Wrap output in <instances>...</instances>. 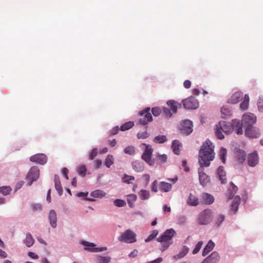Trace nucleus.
Segmentation results:
<instances>
[{
    "label": "nucleus",
    "mask_w": 263,
    "mask_h": 263,
    "mask_svg": "<svg viewBox=\"0 0 263 263\" xmlns=\"http://www.w3.org/2000/svg\"><path fill=\"white\" fill-rule=\"evenodd\" d=\"M78 174L84 177L86 174V168L84 165H81L77 170Z\"/></svg>",
    "instance_id": "49530a36"
},
{
    "label": "nucleus",
    "mask_w": 263,
    "mask_h": 263,
    "mask_svg": "<svg viewBox=\"0 0 263 263\" xmlns=\"http://www.w3.org/2000/svg\"><path fill=\"white\" fill-rule=\"evenodd\" d=\"M152 112L154 116L157 117L160 115V114L162 112V110L160 109V108L156 107L152 108Z\"/></svg>",
    "instance_id": "5fc2aeb1"
},
{
    "label": "nucleus",
    "mask_w": 263,
    "mask_h": 263,
    "mask_svg": "<svg viewBox=\"0 0 263 263\" xmlns=\"http://www.w3.org/2000/svg\"><path fill=\"white\" fill-rule=\"evenodd\" d=\"M258 162L257 153L255 152L249 155L248 164H257Z\"/></svg>",
    "instance_id": "a878e982"
},
{
    "label": "nucleus",
    "mask_w": 263,
    "mask_h": 263,
    "mask_svg": "<svg viewBox=\"0 0 263 263\" xmlns=\"http://www.w3.org/2000/svg\"><path fill=\"white\" fill-rule=\"evenodd\" d=\"M159 184L157 180H155L152 184L151 190L152 192L156 193L158 191Z\"/></svg>",
    "instance_id": "864d4df0"
},
{
    "label": "nucleus",
    "mask_w": 263,
    "mask_h": 263,
    "mask_svg": "<svg viewBox=\"0 0 263 263\" xmlns=\"http://www.w3.org/2000/svg\"><path fill=\"white\" fill-rule=\"evenodd\" d=\"M237 191V187L231 182L230 184V187L229 189V193L230 194L229 198V199H232L235 194L236 193Z\"/></svg>",
    "instance_id": "4c0bfd02"
},
{
    "label": "nucleus",
    "mask_w": 263,
    "mask_h": 263,
    "mask_svg": "<svg viewBox=\"0 0 263 263\" xmlns=\"http://www.w3.org/2000/svg\"><path fill=\"white\" fill-rule=\"evenodd\" d=\"M28 255L31 258L37 259L39 258V256L36 254H35L34 253L32 252H29L28 253Z\"/></svg>",
    "instance_id": "774afa93"
},
{
    "label": "nucleus",
    "mask_w": 263,
    "mask_h": 263,
    "mask_svg": "<svg viewBox=\"0 0 263 263\" xmlns=\"http://www.w3.org/2000/svg\"><path fill=\"white\" fill-rule=\"evenodd\" d=\"M249 100V95L247 94L245 95L242 102L240 104V109L245 110L248 108Z\"/></svg>",
    "instance_id": "473e14b6"
},
{
    "label": "nucleus",
    "mask_w": 263,
    "mask_h": 263,
    "mask_svg": "<svg viewBox=\"0 0 263 263\" xmlns=\"http://www.w3.org/2000/svg\"><path fill=\"white\" fill-rule=\"evenodd\" d=\"M214 246V243L211 240L209 241L202 251V255H206L210 251L213 250Z\"/></svg>",
    "instance_id": "c85d7f7f"
},
{
    "label": "nucleus",
    "mask_w": 263,
    "mask_h": 263,
    "mask_svg": "<svg viewBox=\"0 0 263 263\" xmlns=\"http://www.w3.org/2000/svg\"><path fill=\"white\" fill-rule=\"evenodd\" d=\"M138 253V251L137 249H135L129 253L128 256L130 258H135L137 256Z\"/></svg>",
    "instance_id": "338daca9"
},
{
    "label": "nucleus",
    "mask_w": 263,
    "mask_h": 263,
    "mask_svg": "<svg viewBox=\"0 0 263 263\" xmlns=\"http://www.w3.org/2000/svg\"><path fill=\"white\" fill-rule=\"evenodd\" d=\"M32 209L35 212L39 211L42 209V205L40 204H35L32 205Z\"/></svg>",
    "instance_id": "0e129e2a"
},
{
    "label": "nucleus",
    "mask_w": 263,
    "mask_h": 263,
    "mask_svg": "<svg viewBox=\"0 0 263 263\" xmlns=\"http://www.w3.org/2000/svg\"><path fill=\"white\" fill-rule=\"evenodd\" d=\"M106 193L100 190H97L90 193V196L93 198H101L106 196Z\"/></svg>",
    "instance_id": "c756f323"
},
{
    "label": "nucleus",
    "mask_w": 263,
    "mask_h": 263,
    "mask_svg": "<svg viewBox=\"0 0 263 263\" xmlns=\"http://www.w3.org/2000/svg\"><path fill=\"white\" fill-rule=\"evenodd\" d=\"M219 255L216 252H213L205 258L201 263H217L219 260Z\"/></svg>",
    "instance_id": "f3484780"
},
{
    "label": "nucleus",
    "mask_w": 263,
    "mask_h": 263,
    "mask_svg": "<svg viewBox=\"0 0 263 263\" xmlns=\"http://www.w3.org/2000/svg\"><path fill=\"white\" fill-rule=\"evenodd\" d=\"M243 97L242 92L241 91H236L234 92L227 101L228 103L237 104L240 101L242 100Z\"/></svg>",
    "instance_id": "dca6fc26"
},
{
    "label": "nucleus",
    "mask_w": 263,
    "mask_h": 263,
    "mask_svg": "<svg viewBox=\"0 0 263 263\" xmlns=\"http://www.w3.org/2000/svg\"><path fill=\"white\" fill-rule=\"evenodd\" d=\"M34 240L30 233L26 235V238L24 240V243L27 247H31L34 243Z\"/></svg>",
    "instance_id": "2f4dec72"
},
{
    "label": "nucleus",
    "mask_w": 263,
    "mask_h": 263,
    "mask_svg": "<svg viewBox=\"0 0 263 263\" xmlns=\"http://www.w3.org/2000/svg\"><path fill=\"white\" fill-rule=\"evenodd\" d=\"M214 217L213 212L210 209L201 212L197 218V222L199 224L205 225L210 223Z\"/></svg>",
    "instance_id": "7ed1b4c3"
},
{
    "label": "nucleus",
    "mask_w": 263,
    "mask_h": 263,
    "mask_svg": "<svg viewBox=\"0 0 263 263\" xmlns=\"http://www.w3.org/2000/svg\"><path fill=\"white\" fill-rule=\"evenodd\" d=\"M184 108L188 109H195L199 107V102L194 97H190L183 101Z\"/></svg>",
    "instance_id": "1a4fd4ad"
},
{
    "label": "nucleus",
    "mask_w": 263,
    "mask_h": 263,
    "mask_svg": "<svg viewBox=\"0 0 263 263\" xmlns=\"http://www.w3.org/2000/svg\"><path fill=\"white\" fill-rule=\"evenodd\" d=\"M192 122L190 120H185L181 125L180 130L181 133L186 135L191 134L192 131Z\"/></svg>",
    "instance_id": "4468645a"
},
{
    "label": "nucleus",
    "mask_w": 263,
    "mask_h": 263,
    "mask_svg": "<svg viewBox=\"0 0 263 263\" xmlns=\"http://www.w3.org/2000/svg\"><path fill=\"white\" fill-rule=\"evenodd\" d=\"M188 252V249L187 248H183L182 250L177 255L174 256V258H180L183 257H184Z\"/></svg>",
    "instance_id": "c03bdc74"
},
{
    "label": "nucleus",
    "mask_w": 263,
    "mask_h": 263,
    "mask_svg": "<svg viewBox=\"0 0 263 263\" xmlns=\"http://www.w3.org/2000/svg\"><path fill=\"white\" fill-rule=\"evenodd\" d=\"M233 130H235L237 134H242V123L239 120H233L232 123L221 121L216 125V135L219 139H222L224 138L222 132L228 135Z\"/></svg>",
    "instance_id": "f257e3e1"
},
{
    "label": "nucleus",
    "mask_w": 263,
    "mask_h": 263,
    "mask_svg": "<svg viewBox=\"0 0 263 263\" xmlns=\"http://www.w3.org/2000/svg\"><path fill=\"white\" fill-rule=\"evenodd\" d=\"M152 150L146 148L142 156V158L147 163H149L151 160Z\"/></svg>",
    "instance_id": "cd10ccee"
},
{
    "label": "nucleus",
    "mask_w": 263,
    "mask_h": 263,
    "mask_svg": "<svg viewBox=\"0 0 263 263\" xmlns=\"http://www.w3.org/2000/svg\"><path fill=\"white\" fill-rule=\"evenodd\" d=\"M222 118H225L231 115V110L230 108L227 106H222L221 108Z\"/></svg>",
    "instance_id": "c9c22d12"
},
{
    "label": "nucleus",
    "mask_w": 263,
    "mask_h": 263,
    "mask_svg": "<svg viewBox=\"0 0 263 263\" xmlns=\"http://www.w3.org/2000/svg\"><path fill=\"white\" fill-rule=\"evenodd\" d=\"M136 234L130 230H127L123 233L118 238L121 242L133 243L136 241Z\"/></svg>",
    "instance_id": "20e7f679"
},
{
    "label": "nucleus",
    "mask_w": 263,
    "mask_h": 263,
    "mask_svg": "<svg viewBox=\"0 0 263 263\" xmlns=\"http://www.w3.org/2000/svg\"><path fill=\"white\" fill-rule=\"evenodd\" d=\"M134 179V177L127 175H125L123 178V181L128 184L132 183Z\"/></svg>",
    "instance_id": "09e8293b"
},
{
    "label": "nucleus",
    "mask_w": 263,
    "mask_h": 263,
    "mask_svg": "<svg viewBox=\"0 0 263 263\" xmlns=\"http://www.w3.org/2000/svg\"><path fill=\"white\" fill-rule=\"evenodd\" d=\"M172 185L166 182L161 181L159 183V189L162 192H168L172 190Z\"/></svg>",
    "instance_id": "4be33fe9"
},
{
    "label": "nucleus",
    "mask_w": 263,
    "mask_h": 263,
    "mask_svg": "<svg viewBox=\"0 0 263 263\" xmlns=\"http://www.w3.org/2000/svg\"><path fill=\"white\" fill-rule=\"evenodd\" d=\"M98 151L97 148H93L89 154V159H93L98 155Z\"/></svg>",
    "instance_id": "603ef678"
},
{
    "label": "nucleus",
    "mask_w": 263,
    "mask_h": 263,
    "mask_svg": "<svg viewBox=\"0 0 263 263\" xmlns=\"http://www.w3.org/2000/svg\"><path fill=\"white\" fill-rule=\"evenodd\" d=\"M47 157L44 154H37L30 158L31 162L33 163H36L40 164H45L47 162Z\"/></svg>",
    "instance_id": "9b49d317"
},
{
    "label": "nucleus",
    "mask_w": 263,
    "mask_h": 263,
    "mask_svg": "<svg viewBox=\"0 0 263 263\" xmlns=\"http://www.w3.org/2000/svg\"><path fill=\"white\" fill-rule=\"evenodd\" d=\"M215 146L209 139L205 140L201 145L199 152H210L214 153Z\"/></svg>",
    "instance_id": "2eb2a0df"
},
{
    "label": "nucleus",
    "mask_w": 263,
    "mask_h": 263,
    "mask_svg": "<svg viewBox=\"0 0 263 263\" xmlns=\"http://www.w3.org/2000/svg\"><path fill=\"white\" fill-rule=\"evenodd\" d=\"M217 174L221 183H226L227 182L226 173L223 166H220L218 167L217 171Z\"/></svg>",
    "instance_id": "aec40b11"
},
{
    "label": "nucleus",
    "mask_w": 263,
    "mask_h": 263,
    "mask_svg": "<svg viewBox=\"0 0 263 263\" xmlns=\"http://www.w3.org/2000/svg\"><path fill=\"white\" fill-rule=\"evenodd\" d=\"M134 125V123L132 121H129L123 124L120 127V130L122 131H125L129 129Z\"/></svg>",
    "instance_id": "ea45409f"
},
{
    "label": "nucleus",
    "mask_w": 263,
    "mask_h": 263,
    "mask_svg": "<svg viewBox=\"0 0 263 263\" xmlns=\"http://www.w3.org/2000/svg\"><path fill=\"white\" fill-rule=\"evenodd\" d=\"M203 242L202 241H199L195 246V248L193 250V254H197L199 250H200L201 248L202 247V246L203 245Z\"/></svg>",
    "instance_id": "8fccbe9b"
},
{
    "label": "nucleus",
    "mask_w": 263,
    "mask_h": 263,
    "mask_svg": "<svg viewBox=\"0 0 263 263\" xmlns=\"http://www.w3.org/2000/svg\"><path fill=\"white\" fill-rule=\"evenodd\" d=\"M201 200L206 204H211L215 200L214 197L210 194L203 193L202 194Z\"/></svg>",
    "instance_id": "6ab92c4d"
},
{
    "label": "nucleus",
    "mask_w": 263,
    "mask_h": 263,
    "mask_svg": "<svg viewBox=\"0 0 263 263\" xmlns=\"http://www.w3.org/2000/svg\"><path fill=\"white\" fill-rule=\"evenodd\" d=\"M114 160V157L112 155H108L105 159L104 164H112Z\"/></svg>",
    "instance_id": "4d7b16f0"
},
{
    "label": "nucleus",
    "mask_w": 263,
    "mask_h": 263,
    "mask_svg": "<svg viewBox=\"0 0 263 263\" xmlns=\"http://www.w3.org/2000/svg\"><path fill=\"white\" fill-rule=\"evenodd\" d=\"M54 182L55 189L58 192L60 195H61L63 193V188L61 185L60 177L58 175H54Z\"/></svg>",
    "instance_id": "b1692460"
},
{
    "label": "nucleus",
    "mask_w": 263,
    "mask_h": 263,
    "mask_svg": "<svg viewBox=\"0 0 263 263\" xmlns=\"http://www.w3.org/2000/svg\"><path fill=\"white\" fill-rule=\"evenodd\" d=\"M158 159L161 163H165L166 162L167 157L166 155L163 154L161 155H159L158 156Z\"/></svg>",
    "instance_id": "052dcab7"
},
{
    "label": "nucleus",
    "mask_w": 263,
    "mask_h": 263,
    "mask_svg": "<svg viewBox=\"0 0 263 263\" xmlns=\"http://www.w3.org/2000/svg\"><path fill=\"white\" fill-rule=\"evenodd\" d=\"M158 234V231L157 230H154L149 236L145 239V241L147 242H149L154 239Z\"/></svg>",
    "instance_id": "37998d69"
},
{
    "label": "nucleus",
    "mask_w": 263,
    "mask_h": 263,
    "mask_svg": "<svg viewBox=\"0 0 263 263\" xmlns=\"http://www.w3.org/2000/svg\"><path fill=\"white\" fill-rule=\"evenodd\" d=\"M187 203L192 206H196L199 204V200L195 195L190 194Z\"/></svg>",
    "instance_id": "7c9ffc66"
},
{
    "label": "nucleus",
    "mask_w": 263,
    "mask_h": 263,
    "mask_svg": "<svg viewBox=\"0 0 263 263\" xmlns=\"http://www.w3.org/2000/svg\"><path fill=\"white\" fill-rule=\"evenodd\" d=\"M114 203L118 207H123L126 205V202L122 199H116L114 201Z\"/></svg>",
    "instance_id": "de8ad7c7"
},
{
    "label": "nucleus",
    "mask_w": 263,
    "mask_h": 263,
    "mask_svg": "<svg viewBox=\"0 0 263 263\" xmlns=\"http://www.w3.org/2000/svg\"><path fill=\"white\" fill-rule=\"evenodd\" d=\"M120 129V128L119 127V126H115L110 130L109 134L110 135H116L117 134H118Z\"/></svg>",
    "instance_id": "680f3d73"
},
{
    "label": "nucleus",
    "mask_w": 263,
    "mask_h": 263,
    "mask_svg": "<svg viewBox=\"0 0 263 263\" xmlns=\"http://www.w3.org/2000/svg\"><path fill=\"white\" fill-rule=\"evenodd\" d=\"M167 105L170 107L173 114H176L177 109L181 107V104L174 100H170L167 102Z\"/></svg>",
    "instance_id": "412c9836"
},
{
    "label": "nucleus",
    "mask_w": 263,
    "mask_h": 263,
    "mask_svg": "<svg viewBox=\"0 0 263 263\" xmlns=\"http://www.w3.org/2000/svg\"><path fill=\"white\" fill-rule=\"evenodd\" d=\"M246 153L244 151L239 149L236 153V157L239 163H243L246 159Z\"/></svg>",
    "instance_id": "f704fd0d"
},
{
    "label": "nucleus",
    "mask_w": 263,
    "mask_h": 263,
    "mask_svg": "<svg viewBox=\"0 0 263 263\" xmlns=\"http://www.w3.org/2000/svg\"><path fill=\"white\" fill-rule=\"evenodd\" d=\"M88 195V192H79L77 194V196L78 197H84L86 198V200L89 201H94L95 199L93 198H86Z\"/></svg>",
    "instance_id": "a18cd8bd"
},
{
    "label": "nucleus",
    "mask_w": 263,
    "mask_h": 263,
    "mask_svg": "<svg viewBox=\"0 0 263 263\" xmlns=\"http://www.w3.org/2000/svg\"><path fill=\"white\" fill-rule=\"evenodd\" d=\"M182 147V144L179 141L175 140L173 141L172 144V148L173 152L176 155H179L180 153V148Z\"/></svg>",
    "instance_id": "5701e85b"
},
{
    "label": "nucleus",
    "mask_w": 263,
    "mask_h": 263,
    "mask_svg": "<svg viewBox=\"0 0 263 263\" xmlns=\"http://www.w3.org/2000/svg\"><path fill=\"white\" fill-rule=\"evenodd\" d=\"M48 219L50 224L52 228H55L57 227V214L53 210H50L49 213Z\"/></svg>",
    "instance_id": "a211bd4d"
},
{
    "label": "nucleus",
    "mask_w": 263,
    "mask_h": 263,
    "mask_svg": "<svg viewBox=\"0 0 263 263\" xmlns=\"http://www.w3.org/2000/svg\"><path fill=\"white\" fill-rule=\"evenodd\" d=\"M137 197L135 194H130L128 196L127 202L130 208L133 207L134 202L137 200Z\"/></svg>",
    "instance_id": "58836bf2"
},
{
    "label": "nucleus",
    "mask_w": 263,
    "mask_h": 263,
    "mask_svg": "<svg viewBox=\"0 0 263 263\" xmlns=\"http://www.w3.org/2000/svg\"><path fill=\"white\" fill-rule=\"evenodd\" d=\"M39 170L36 166L32 167L29 171L27 176V185L30 186L33 182L36 181L39 177Z\"/></svg>",
    "instance_id": "423d86ee"
},
{
    "label": "nucleus",
    "mask_w": 263,
    "mask_h": 263,
    "mask_svg": "<svg viewBox=\"0 0 263 263\" xmlns=\"http://www.w3.org/2000/svg\"><path fill=\"white\" fill-rule=\"evenodd\" d=\"M203 165H201L198 169L199 178L200 184L204 187L209 184L210 182V178L209 176L203 172Z\"/></svg>",
    "instance_id": "9d476101"
},
{
    "label": "nucleus",
    "mask_w": 263,
    "mask_h": 263,
    "mask_svg": "<svg viewBox=\"0 0 263 263\" xmlns=\"http://www.w3.org/2000/svg\"><path fill=\"white\" fill-rule=\"evenodd\" d=\"M68 170L66 167H63L61 170V172L63 175V176L66 178V179H68Z\"/></svg>",
    "instance_id": "e2e57ef3"
},
{
    "label": "nucleus",
    "mask_w": 263,
    "mask_h": 263,
    "mask_svg": "<svg viewBox=\"0 0 263 263\" xmlns=\"http://www.w3.org/2000/svg\"><path fill=\"white\" fill-rule=\"evenodd\" d=\"M224 216L222 215H220L217 218V223L218 225H220L224 220Z\"/></svg>",
    "instance_id": "69168bd1"
},
{
    "label": "nucleus",
    "mask_w": 263,
    "mask_h": 263,
    "mask_svg": "<svg viewBox=\"0 0 263 263\" xmlns=\"http://www.w3.org/2000/svg\"><path fill=\"white\" fill-rule=\"evenodd\" d=\"M149 136V134L146 131L139 132L137 134V137L138 139H145L147 138Z\"/></svg>",
    "instance_id": "6e6d98bb"
},
{
    "label": "nucleus",
    "mask_w": 263,
    "mask_h": 263,
    "mask_svg": "<svg viewBox=\"0 0 263 263\" xmlns=\"http://www.w3.org/2000/svg\"><path fill=\"white\" fill-rule=\"evenodd\" d=\"M125 153L129 155H133L135 153V147L133 146H128L124 150Z\"/></svg>",
    "instance_id": "3c124183"
},
{
    "label": "nucleus",
    "mask_w": 263,
    "mask_h": 263,
    "mask_svg": "<svg viewBox=\"0 0 263 263\" xmlns=\"http://www.w3.org/2000/svg\"><path fill=\"white\" fill-rule=\"evenodd\" d=\"M227 156V150L223 147H221L218 154V158L220 160L221 163H226Z\"/></svg>",
    "instance_id": "393cba45"
},
{
    "label": "nucleus",
    "mask_w": 263,
    "mask_h": 263,
    "mask_svg": "<svg viewBox=\"0 0 263 263\" xmlns=\"http://www.w3.org/2000/svg\"><path fill=\"white\" fill-rule=\"evenodd\" d=\"M240 201V198L239 196H236L234 199L233 203L231 204V210L235 213L237 211L238 207Z\"/></svg>",
    "instance_id": "72a5a7b5"
},
{
    "label": "nucleus",
    "mask_w": 263,
    "mask_h": 263,
    "mask_svg": "<svg viewBox=\"0 0 263 263\" xmlns=\"http://www.w3.org/2000/svg\"><path fill=\"white\" fill-rule=\"evenodd\" d=\"M257 105H258V108L259 110L261 112H262L263 111V96L259 97Z\"/></svg>",
    "instance_id": "13d9d810"
},
{
    "label": "nucleus",
    "mask_w": 263,
    "mask_h": 263,
    "mask_svg": "<svg viewBox=\"0 0 263 263\" xmlns=\"http://www.w3.org/2000/svg\"><path fill=\"white\" fill-rule=\"evenodd\" d=\"M150 107H147L139 113L140 118L139 119V123L143 125H146L148 122L153 120L152 116L150 112Z\"/></svg>",
    "instance_id": "0eeeda50"
},
{
    "label": "nucleus",
    "mask_w": 263,
    "mask_h": 263,
    "mask_svg": "<svg viewBox=\"0 0 263 263\" xmlns=\"http://www.w3.org/2000/svg\"><path fill=\"white\" fill-rule=\"evenodd\" d=\"M162 110L163 112L166 117L170 118L172 116V114H173L172 111L170 110V109L166 107H164Z\"/></svg>",
    "instance_id": "bf43d9fd"
},
{
    "label": "nucleus",
    "mask_w": 263,
    "mask_h": 263,
    "mask_svg": "<svg viewBox=\"0 0 263 263\" xmlns=\"http://www.w3.org/2000/svg\"><path fill=\"white\" fill-rule=\"evenodd\" d=\"M245 134L247 136L252 138H256L260 136L259 129L253 126H247Z\"/></svg>",
    "instance_id": "ddd939ff"
},
{
    "label": "nucleus",
    "mask_w": 263,
    "mask_h": 263,
    "mask_svg": "<svg viewBox=\"0 0 263 263\" xmlns=\"http://www.w3.org/2000/svg\"><path fill=\"white\" fill-rule=\"evenodd\" d=\"M256 120V116L253 114H247L244 115L242 118V121L240 122L242 123V125L252 126Z\"/></svg>",
    "instance_id": "f8f14e48"
},
{
    "label": "nucleus",
    "mask_w": 263,
    "mask_h": 263,
    "mask_svg": "<svg viewBox=\"0 0 263 263\" xmlns=\"http://www.w3.org/2000/svg\"><path fill=\"white\" fill-rule=\"evenodd\" d=\"M12 189L9 186H4L0 187V193L4 195L9 194Z\"/></svg>",
    "instance_id": "79ce46f5"
},
{
    "label": "nucleus",
    "mask_w": 263,
    "mask_h": 263,
    "mask_svg": "<svg viewBox=\"0 0 263 263\" xmlns=\"http://www.w3.org/2000/svg\"><path fill=\"white\" fill-rule=\"evenodd\" d=\"M80 243L84 246L85 250L90 252H100L107 249L106 247L98 248L96 244L86 241H82Z\"/></svg>",
    "instance_id": "6e6552de"
},
{
    "label": "nucleus",
    "mask_w": 263,
    "mask_h": 263,
    "mask_svg": "<svg viewBox=\"0 0 263 263\" xmlns=\"http://www.w3.org/2000/svg\"><path fill=\"white\" fill-rule=\"evenodd\" d=\"M111 257L109 256L98 255L96 260L97 263H109L111 261Z\"/></svg>",
    "instance_id": "bb28decb"
},
{
    "label": "nucleus",
    "mask_w": 263,
    "mask_h": 263,
    "mask_svg": "<svg viewBox=\"0 0 263 263\" xmlns=\"http://www.w3.org/2000/svg\"><path fill=\"white\" fill-rule=\"evenodd\" d=\"M215 158V153L210 152H199V162L200 164H210Z\"/></svg>",
    "instance_id": "39448f33"
},
{
    "label": "nucleus",
    "mask_w": 263,
    "mask_h": 263,
    "mask_svg": "<svg viewBox=\"0 0 263 263\" xmlns=\"http://www.w3.org/2000/svg\"><path fill=\"white\" fill-rule=\"evenodd\" d=\"M176 235V231L173 229L166 230L160 237L157 238V241L160 242H165L162 246V250L167 249L172 244L170 242L173 237Z\"/></svg>",
    "instance_id": "f03ea898"
},
{
    "label": "nucleus",
    "mask_w": 263,
    "mask_h": 263,
    "mask_svg": "<svg viewBox=\"0 0 263 263\" xmlns=\"http://www.w3.org/2000/svg\"><path fill=\"white\" fill-rule=\"evenodd\" d=\"M139 195L141 199L147 200L149 198L150 193L147 190H141L139 193Z\"/></svg>",
    "instance_id": "e433bc0d"
},
{
    "label": "nucleus",
    "mask_w": 263,
    "mask_h": 263,
    "mask_svg": "<svg viewBox=\"0 0 263 263\" xmlns=\"http://www.w3.org/2000/svg\"><path fill=\"white\" fill-rule=\"evenodd\" d=\"M167 141V137L164 135H159L155 137L154 142L158 143H163Z\"/></svg>",
    "instance_id": "a19ab883"
}]
</instances>
